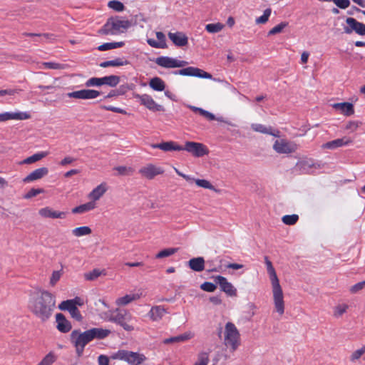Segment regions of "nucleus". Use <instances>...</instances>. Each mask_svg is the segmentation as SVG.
Wrapping results in <instances>:
<instances>
[{"mask_svg":"<svg viewBox=\"0 0 365 365\" xmlns=\"http://www.w3.org/2000/svg\"><path fill=\"white\" fill-rule=\"evenodd\" d=\"M55 307V296L45 290L40 291L29 304L31 312L41 322H46L51 317Z\"/></svg>","mask_w":365,"mask_h":365,"instance_id":"obj_1","label":"nucleus"},{"mask_svg":"<svg viewBox=\"0 0 365 365\" xmlns=\"http://www.w3.org/2000/svg\"><path fill=\"white\" fill-rule=\"evenodd\" d=\"M264 261L272 286L274 307L277 312L279 313V314L282 315L284 312V302L282 289L272 262L267 256L264 257Z\"/></svg>","mask_w":365,"mask_h":365,"instance_id":"obj_2","label":"nucleus"},{"mask_svg":"<svg viewBox=\"0 0 365 365\" xmlns=\"http://www.w3.org/2000/svg\"><path fill=\"white\" fill-rule=\"evenodd\" d=\"M131 25L129 20H123L118 16L110 17L108 19L98 33L102 35H117L126 31Z\"/></svg>","mask_w":365,"mask_h":365,"instance_id":"obj_3","label":"nucleus"},{"mask_svg":"<svg viewBox=\"0 0 365 365\" xmlns=\"http://www.w3.org/2000/svg\"><path fill=\"white\" fill-rule=\"evenodd\" d=\"M70 341L78 356H82L86 346L91 341L88 331H81L80 329H74L71 331Z\"/></svg>","mask_w":365,"mask_h":365,"instance_id":"obj_4","label":"nucleus"},{"mask_svg":"<svg viewBox=\"0 0 365 365\" xmlns=\"http://www.w3.org/2000/svg\"><path fill=\"white\" fill-rule=\"evenodd\" d=\"M133 319L131 314L126 309H115L112 312L110 321L121 326L125 331L134 330V327L130 324Z\"/></svg>","mask_w":365,"mask_h":365,"instance_id":"obj_5","label":"nucleus"},{"mask_svg":"<svg viewBox=\"0 0 365 365\" xmlns=\"http://www.w3.org/2000/svg\"><path fill=\"white\" fill-rule=\"evenodd\" d=\"M111 358L126 361L130 365H140L146 360L143 354L120 349L114 353Z\"/></svg>","mask_w":365,"mask_h":365,"instance_id":"obj_6","label":"nucleus"},{"mask_svg":"<svg viewBox=\"0 0 365 365\" xmlns=\"http://www.w3.org/2000/svg\"><path fill=\"white\" fill-rule=\"evenodd\" d=\"M239 340L240 333L237 327L233 323L227 322L225 325V344L230 347L232 351H235L240 344Z\"/></svg>","mask_w":365,"mask_h":365,"instance_id":"obj_7","label":"nucleus"},{"mask_svg":"<svg viewBox=\"0 0 365 365\" xmlns=\"http://www.w3.org/2000/svg\"><path fill=\"white\" fill-rule=\"evenodd\" d=\"M120 82V77L115 75H110L102 78L93 77L89 78L85 83L86 87L101 86L107 85L110 87L116 86Z\"/></svg>","mask_w":365,"mask_h":365,"instance_id":"obj_8","label":"nucleus"},{"mask_svg":"<svg viewBox=\"0 0 365 365\" xmlns=\"http://www.w3.org/2000/svg\"><path fill=\"white\" fill-rule=\"evenodd\" d=\"M174 75H181L187 76H194L200 78L211 79L212 76L197 67L189 66L180 70L174 71L172 72Z\"/></svg>","mask_w":365,"mask_h":365,"instance_id":"obj_9","label":"nucleus"},{"mask_svg":"<svg viewBox=\"0 0 365 365\" xmlns=\"http://www.w3.org/2000/svg\"><path fill=\"white\" fill-rule=\"evenodd\" d=\"M273 148L277 153L289 154L294 153L297 150L298 146L294 142L281 139L275 141Z\"/></svg>","mask_w":365,"mask_h":365,"instance_id":"obj_10","label":"nucleus"},{"mask_svg":"<svg viewBox=\"0 0 365 365\" xmlns=\"http://www.w3.org/2000/svg\"><path fill=\"white\" fill-rule=\"evenodd\" d=\"M155 63L165 68H174L184 67L187 64L185 61L178 60L169 56H160L155 61Z\"/></svg>","mask_w":365,"mask_h":365,"instance_id":"obj_11","label":"nucleus"},{"mask_svg":"<svg viewBox=\"0 0 365 365\" xmlns=\"http://www.w3.org/2000/svg\"><path fill=\"white\" fill-rule=\"evenodd\" d=\"M182 150H186L195 157H202L208 153L205 145L192 141L186 142L185 146H182Z\"/></svg>","mask_w":365,"mask_h":365,"instance_id":"obj_12","label":"nucleus"},{"mask_svg":"<svg viewBox=\"0 0 365 365\" xmlns=\"http://www.w3.org/2000/svg\"><path fill=\"white\" fill-rule=\"evenodd\" d=\"M135 98H137L140 104L145 106L148 109L152 111H164L163 106L155 103L153 98L148 94H136Z\"/></svg>","mask_w":365,"mask_h":365,"instance_id":"obj_13","label":"nucleus"},{"mask_svg":"<svg viewBox=\"0 0 365 365\" xmlns=\"http://www.w3.org/2000/svg\"><path fill=\"white\" fill-rule=\"evenodd\" d=\"M296 167L302 173L310 174L313 173L314 170L321 168V164L309 158L299 161Z\"/></svg>","mask_w":365,"mask_h":365,"instance_id":"obj_14","label":"nucleus"},{"mask_svg":"<svg viewBox=\"0 0 365 365\" xmlns=\"http://www.w3.org/2000/svg\"><path fill=\"white\" fill-rule=\"evenodd\" d=\"M101 95V92L96 90L92 89H82L73 92L68 93L66 96L69 98H73L77 99H94Z\"/></svg>","mask_w":365,"mask_h":365,"instance_id":"obj_15","label":"nucleus"},{"mask_svg":"<svg viewBox=\"0 0 365 365\" xmlns=\"http://www.w3.org/2000/svg\"><path fill=\"white\" fill-rule=\"evenodd\" d=\"M348 26L344 28V31L346 34H351L355 31L357 34L361 36L365 35V24L356 21L355 19L348 17L346 19Z\"/></svg>","mask_w":365,"mask_h":365,"instance_id":"obj_16","label":"nucleus"},{"mask_svg":"<svg viewBox=\"0 0 365 365\" xmlns=\"http://www.w3.org/2000/svg\"><path fill=\"white\" fill-rule=\"evenodd\" d=\"M215 282L220 285L221 290L227 295L235 296L237 294L236 289L225 277L220 275L217 276L215 277Z\"/></svg>","mask_w":365,"mask_h":365,"instance_id":"obj_17","label":"nucleus"},{"mask_svg":"<svg viewBox=\"0 0 365 365\" xmlns=\"http://www.w3.org/2000/svg\"><path fill=\"white\" fill-rule=\"evenodd\" d=\"M31 118L28 112H4L0 113V122H5L9 120H27Z\"/></svg>","mask_w":365,"mask_h":365,"instance_id":"obj_18","label":"nucleus"},{"mask_svg":"<svg viewBox=\"0 0 365 365\" xmlns=\"http://www.w3.org/2000/svg\"><path fill=\"white\" fill-rule=\"evenodd\" d=\"M164 170L159 167H156L153 164H149L147 166L143 167L140 169L139 173L148 179H153L156 175L163 174Z\"/></svg>","mask_w":365,"mask_h":365,"instance_id":"obj_19","label":"nucleus"},{"mask_svg":"<svg viewBox=\"0 0 365 365\" xmlns=\"http://www.w3.org/2000/svg\"><path fill=\"white\" fill-rule=\"evenodd\" d=\"M168 35L169 38L176 46L182 47L188 43V38L186 34L182 32H169Z\"/></svg>","mask_w":365,"mask_h":365,"instance_id":"obj_20","label":"nucleus"},{"mask_svg":"<svg viewBox=\"0 0 365 365\" xmlns=\"http://www.w3.org/2000/svg\"><path fill=\"white\" fill-rule=\"evenodd\" d=\"M56 321L57 323L56 328L61 333H68L72 329L71 322L61 313L56 314Z\"/></svg>","mask_w":365,"mask_h":365,"instance_id":"obj_21","label":"nucleus"},{"mask_svg":"<svg viewBox=\"0 0 365 365\" xmlns=\"http://www.w3.org/2000/svg\"><path fill=\"white\" fill-rule=\"evenodd\" d=\"M38 213L41 217L45 218L63 219L66 217V212L53 210L49 207L40 209Z\"/></svg>","mask_w":365,"mask_h":365,"instance_id":"obj_22","label":"nucleus"},{"mask_svg":"<svg viewBox=\"0 0 365 365\" xmlns=\"http://www.w3.org/2000/svg\"><path fill=\"white\" fill-rule=\"evenodd\" d=\"M152 148H158L163 151H180L182 150V146L179 145L174 141H167L160 143L152 145Z\"/></svg>","mask_w":365,"mask_h":365,"instance_id":"obj_23","label":"nucleus"},{"mask_svg":"<svg viewBox=\"0 0 365 365\" xmlns=\"http://www.w3.org/2000/svg\"><path fill=\"white\" fill-rule=\"evenodd\" d=\"M352 141L346 137L342 138H337L331 141H329L322 145V148L325 149L334 150L344 145H349Z\"/></svg>","mask_w":365,"mask_h":365,"instance_id":"obj_24","label":"nucleus"},{"mask_svg":"<svg viewBox=\"0 0 365 365\" xmlns=\"http://www.w3.org/2000/svg\"><path fill=\"white\" fill-rule=\"evenodd\" d=\"M87 331L91 341L93 339H103L110 334L109 329L103 328H91Z\"/></svg>","mask_w":365,"mask_h":365,"instance_id":"obj_25","label":"nucleus"},{"mask_svg":"<svg viewBox=\"0 0 365 365\" xmlns=\"http://www.w3.org/2000/svg\"><path fill=\"white\" fill-rule=\"evenodd\" d=\"M48 173V170L47 168H40L36 169L33 172H31L29 175H28L24 179V181L25 182H29L34 180H36L42 178L43 176L46 175Z\"/></svg>","mask_w":365,"mask_h":365,"instance_id":"obj_26","label":"nucleus"},{"mask_svg":"<svg viewBox=\"0 0 365 365\" xmlns=\"http://www.w3.org/2000/svg\"><path fill=\"white\" fill-rule=\"evenodd\" d=\"M333 108L336 110H339L341 113L346 116H350L354 113V106L351 103L344 102L334 103Z\"/></svg>","mask_w":365,"mask_h":365,"instance_id":"obj_27","label":"nucleus"},{"mask_svg":"<svg viewBox=\"0 0 365 365\" xmlns=\"http://www.w3.org/2000/svg\"><path fill=\"white\" fill-rule=\"evenodd\" d=\"M251 128L255 132L264 133V134H269L271 135H273L274 137H279V131L277 130H275L272 131V127H266L265 125L259 123H252L251 125Z\"/></svg>","mask_w":365,"mask_h":365,"instance_id":"obj_28","label":"nucleus"},{"mask_svg":"<svg viewBox=\"0 0 365 365\" xmlns=\"http://www.w3.org/2000/svg\"><path fill=\"white\" fill-rule=\"evenodd\" d=\"M165 313L167 311L163 306H154L148 312V316L152 321L157 322L160 320Z\"/></svg>","mask_w":365,"mask_h":365,"instance_id":"obj_29","label":"nucleus"},{"mask_svg":"<svg viewBox=\"0 0 365 365\" xmlns=\"http://www.w3.org/2000/svg\"><path fill=\"white\" fill-rule=\"evenodd\" d=\"M187 263L189 267L195 272H200L205 269V259L202 257L192 258Z\"/></svg>","mask_w":365,"mask_h":365,"instance_id":"obj_30","label":"nucleus"},{"mask_svg":"<svg viewBox=\"0 0 365 365\" xmlns=\"http://www.w3.org/2000/svg\"><path fill=\"white\" fill-rule=\"evenodd\" d=\"M107 187L106 184L103 182L98 185L96 187H95L90 193H89V198L91 199L93 201H96L99 200L106 192Z\"/></svg>","mask_w":365,"mask_h":365,"instance_id":"obj_31","label":"nucleus"},{"mask_svg":"<svg viewBox=\"0 0 365 365\" xmlns=\"http://www.w3.org/2000/svg\"><path fill=\"white\" fill-rule=\"evenodd\" d=\"M140 295L138 294H125L122 297L118 298L115 301V304L118 306H125L129 303L140 299Z\"/></svg>","mask_w":365,"mask_h":365,"instance_id":"obj_32","label":"nucleus"},{"mask_svg":"<svg viewBox=\"0 0 365 365\" xmlns=\"http://www.w3.org/2000/svg\"><path fill=\"white\" fill-rule=\"evenodd\" d=\"M96 207L94 202H88L72 209L73 214H82L93 210Z\"/></svg>","mask_w":365,"mask_h":365,"instance_id":"obj_33","label":"nucleus"},{"mask_svg":"<svg viewBox=\"0 0 365 365\" xmlns=\"http://www.w3.org/2000/svg\"><path fill=\"white\" fill-rule=\"evenodd\" d=\"M149 86L152 89L156 91H163L165 88V82L159 77L153 78L150 81Z\"/></svg>","mask_w":365,"mask_h":365,"instance_id":"obj_34","label":"nucleus"},{"mask_svg":"<svg viewBox=\"0 0 365 365\" xmlns=\"http://www.w3.org/2000/svg\"><path fill=\"white\" fill-rule=\"evenodd\" d=\"M125 45V43L123 41H119V42H108L104 43L101 45H100L97 49L100 51H104L108 50H111L114 48H121Z\"/></svg>","mask_w":365,"mask_h":365,"instance_id":"obj_35","label":"nucleus"},{"mask_svg":"<svg viewBox=\"0 0 365 365\" xmlns=\"http://www.w3.org/2000/svg\"><path fill=\"white\" fill-rule=\"evenodd\" d=\"M191 337L190 334L188 333H184L182 334L173 336L170 338H167L164 339L163 343L165 344H170V343H179V342H183L188 339H190Z\"/></svg>","mask_w":365,"mask_h":365,"instance_id":"obj_36","label":"nucleus"},{"mask_svg":"<svg viewBox=\"0 0 365 365\" xmlns=\"http://www.w3.org/2000/svg\"><path fill=\"white\" fill-rule=\"evenodd\" d=\"M47 155H48L47 152H39V153H35L33 155L26 158L24 160V163H26V164H31V163H35L38 160H40L41 159L47 156Z\"/></svg>","mask_w":365,"mask_h":365,"instance_id":"obj_37","label":"nucleus"},{"mask_svg":"<svg viewBox=\"0 0 365 365\" xmlns=\"http://www.w3.org/2000/svg\"><path fill=\"white\" fill-rule=\"evenodd\" d=\"M91 229L88 226L78 227L72 230L73 235L76 237L88 235L91 234Z\"/></svg>","mask_w":365,"mask_h":365,"instance_id":"obj_38","label":"nucleus"},{"mask_svg":"<svg viewBox=\"0 0 365 365\" xmlns=\"http://www.w3.org/2000/svg\"><path fill=\"white\" fill-rule=\"evenodd\" d=\"M178 250V248L171 247V248H167L164 249L161 251H160L156 255L155 258L157 259H161L164 257H170L175 253H176Z\"/></svg>","mask_w":365,"mask_h":365,"instance_id":"obj_39","label":"nucleus"},{"mask_svg":"<svg viewBox=\"0 0 365 365\" xmlns=\"http://www.w3.org/2000/svg\"><path fill=\"white\" fill-rule=\"evenodd\" d=\"M103 272L104 270L93 269L92 271L85 273L84 278L88 281H93L100 277Z\"/></svg>","mask_w":365,"mask_h":365,"instance_id":"obj_40","label":"nucleus"},{"mask_svg":"<svg viewBox=\"0 0 365 365\" xmlns=\"http://www.w3.org/2000/svg\"><path fill=\"white\" fill-rule=\"evenodd\" d=\"M224 28L221 23L208 24L205 26V30L210 34L218 33Z\"/></svg>","mask_w":365,"mask_h":365,"instance_id":"obj_41","label":"nucleus"},{"mask_svg":"<svg viewBox=\"0 0 365 365\" xmlns=\"http://www.w3.org/2000/svg\"><path fill=\"white\" fill-rule=\"evenodd\" d=\"M108 6L110 9L118 12L123 11L125 9L124 4L122 2L117 0L110 1L108 3Z\"/></svg>","mask_w":365,"mask_h":365,"instance_id":"obj_42","label":"nucleus"},{"mask_svg":"<svg viewBox=\"0 0 365 365\" xmlns=\"http://www.w3.org/2000/svg\"><path fill=\"white\" fill-rule=\"evenodd\" d=\"M282 222L287 225H293L297 223L299 220V216L296 214L287 215L283 216Z\"/></svg>","mask_w":365,"mask_h":365,"instance_id":"obj_43","label":"nucleus"},{"mask_svg":"<svg viewBox=\"0 0 365 365\" xmlns=\"http://www.w3.org/2000/svg\"><path fill=\"white\" fill-rule=\"evenodd\" d=\"M76 307L74 306V304L73 303V301H71V299H68V300L63 301L58 305V308L61 310H66L68 312H70V311H72L73 309H74Z\"/></svg>","mask_w":365,"mask_h":365,"instance_id":"obj_44","label":"nucleus"},{"mask_svg":"<svg viewBox=\"0 0 365 365\" xmlns=\"http://www.w3.org/2000/svg\"><path fill=\"white\" fill-rule=\"evenodd\" d=\"M288 25L287 22L283 21L280 24L274 26L268 32V36L274 35L279 33H281L283 29L287 27Z\"/></svg>","mask_w":365,"mask_h":365,"instance_id":"obj_45","label":"nucleus"},{"mask_svg":"<svg viewBox=\"0 0 365 365\" xmlns=\"http://www.w3.org/2000/svg\"><path fill=\"white\" fill-rule=\"evenodd\" d=\"M271 12H272L271 9H269V8L266 9L264 11L263 14L261 16L256 19V21H255L256 23L257 24H265L268 21L269 17L271 15Z\"/></svg>","mask_w":365,"mask_h":365,"instance_id":"obj_46","label":"nucleus"},{"mask_svg":"<svg viewBox=\"0 0 365 365\" xmlns=\"http://www.w3.org/2000/svg\"><path fill=\"white\" fill-rule=\"evenodd\" d=\"M55 361V355L52 352H50L46 354L39 363L41 365H51Z\"/></svg>","mask_w":365,"mask_h":365,"instance_id":"obj_47","label":"nucleus"},{"mask_svg":"<svg viewBox=\"0 0 365 365\" xmlns=\"http://www.w3.org/2000/svg\"><path fill=\"white\" fill-rule=\"evenodd\" d=\"M43 65L44 68L47 69L61 70L65 68L63 64L56 62H44Z\"/></svg>","mask_w":365,"mask_h":365,"instance_id":"obj_48","label":"nucleus"},{"mask_svg":"<svg viewBox=\"0 0 365 365\" xmlns=\"http://www.w3.org/2000/svg\"><path fill=\"white\" fill-rule=\"evenodd\" d=\"M365 353V344L359 349L356 350L352 353L350 356V361L352 362L356 361Z\"/></svg>","mask_w":365,"mask_h":365,"instance_id":"obj_49","label":"nucleus"},{"mask_svg":"<svg viewBox=\"0 0 365 365\" xmlns=\"http://www.w3.org/2000/svg\"><path fill=\"white\" fill-rule=\"evenodd\" d=\"M195 183L197 186L209 190H214V186L207 180L196 179Z\"/></svg>","mask_w":365,"mask_h":365,"instance_id":"obj_50","label":"nucleus"},{"mask_svg":"<svg viewBox=\"0 0 365 365\" xmlns=\"http://www.w3.org/2000/svg\"><path fill=\"white\" fill-rule=\"evenodd\" d=\"M200 288L205 292H213L217 289V286L212 282H205L200 285Z\"/></svg>","mask_w":365,"mask_h":365,"instance_id":"obj_51","label":"nucleus"},{"mask_svg":"<svg viewBox=\"0 0 365 365\" xmlns=\"http://www.w3.org/2000/svg\"><path fill=\"white\" fill-rule=\"evenodd\" d=\"M348 305L346 304H339L335 307L334 309V316L336 317H339L343 315L347 310Z\"/></svg>","mask_w":365,"mask_h":365,"instance_id":"obj_52","label":"nucleus"},{"mask_svg":"<svg viewBox=\"0 0 365 365\" xmlns=\"http://www.w3.org/2000/svg\"><path fill=\"white\" fill-rule=\"evenodd\" d=\"M44 192L43 189L41 188H31L25 195L24 198L29 199L34 197H36L40 193H43Z\"/></svg>","mask_w":365,"mask_h":365,"instance_id":"obj_53","label":"nucleus"},{"mask_svg":"<svg viewBox=\"0 0 365 365\" xmlns=\"http://www.w3.org/2000/svg\"><path fill=\"white\" fill-rule=\"evenodd\" d=\"M333 2L341 9H345L350 6L349 0H333Z\"/></svg>","mask_w":365,"mask_h":365,"instance_id":"obj_54","label":"nucleus"},{"mask_svg":"<svg viewBox=\"0 0 365 365\" xmlns=\"http://www.w3.org/2000/svg\"><path fill=\"white\" fill-rule=\"evenodd\" d=\"M156 37L158 39V42H159V43L162 45V48H167L166 38L165 34L161 31H158L156 33Z\"/></svg>","mask_w":365,"mask_h":365,"instance_id":"obj_55","label":"nucleus"},{"mask_svg":"<svg viewBox=\"0 0 365 365\" xmlns=\"http://www.w3.org/2000/svg\"><path fill=\"white\" fill-rule=\"evenodd\" d=\"M61 277V271H53L50 279V284H51V286H54L60 279Z\"/></svg>","mask_w":365,"mask_h":365,"instance_id":"obj_56","label":"nucleus"},{"mask_svg":"<svg viewBox=\"0 0 365 365\" xmlns=\"http://www.w3.org/2000/svg\"><path fill=\"white\" fill-rule=\"evenodd\" d=\"M364 286H365V281L358 282L351 287L350 292L353 294H355V293L358 292L359 291L361 290L364 287Z\"/></svg>","mask_w":365,"mask_h":365,"instance_id":"obj_57","label":"nucleus"},{"mask_svg":"<svg viewBox=\"0 0 365 365\" xmlns=\"http://www.w3.org/2000/svg\"><path fill=\"white\" fill-rule=\"evenodd\" d=\"M102 108L106 110L113 111L116 113L123 114L125 113V111L123 109L118 107H114L113 106H102Z\"/></svg>","mask_w":365,"mask_h":365,"instance_id":"obj_58","label":"nucleus"},{"mask_svg":"<svg viewBox=\"0 0 365 365\" xmlns=\"http://www.w3.org/2000/svg\"><path fill=\"white\" fill-rule=\"evenodd\" d=\"M70 314L71 316L75 319L76 321L78 322H81L82 321L83 319V317L79 311V309H78V307H76L74 309H73L72 311H70Z\"/></svg>","mask_w":365,"mask_h":365,"instance_id":"obj_59","label":"nucleus"},{"mask_svg":"<svg viewBox=\"0 0 365 365\" xmlns=\"http://www.w3.org/2000/svg\"><path fill=\"white\" fill-rule=\"evenodd\" d=\"M113 66H126L130 63V62L125 59L124 58H117L115 59H113Z\"/></svg>","mask_w":365,"mask_h":365,"instance_id":"obj_60","label":"nucleus"},{"mask_svg":"<svg viewBox=\"0 0 365 365\" xmlns=\"http://www.w3.org/2000/svg\"><path fill=\"white\" fill-rule=\"evenodd\" d=\"M200 115L203 116L208 120H215L216 119V116L213 113L204 109L201 111Z\"/></svg>","mask_w":365,"mask_h":365,"instance_id":"obj_61","label":"nucleus"},{"mask_svg":"<svg viewBox=\"0 0 365 365\" xmlns=\"http://www.w3.org/2000/svg\"><path fill=\"white\" fill-rule=\"evenodd\" d=\"M359 124H361V123L358 121H349L346 125V129L354 131L359 127Z\"/></svg>","mask_w":365,"mask_h":365,"instance_id":"obj_62","label":"nucleus"},{"mask_svg":"<svg viewBox=\"0 0 365 365\" xmlns=\"http://www.w3.org/2000/svg\"><path fill=\"white\" fill-rule=\"evenodd\" d=\"M99 365H109V359L106 355H100L98 358Z\"/></svg>","mask_w":365,"mask_h":365,"instance_id":"obj_63","label":"nucleus"},{"mask_svg":"<svg viewBox=\"0 0 365 365\" xmlns=\"http://www.w3.org/2000/svg\"><path fill=\"white\" fill-rule=\"evenodd\" d=\"M147 43L148 45H150L151 47L155 48H162V45L158 42V41L153 39V38H148L147 40Z\"/></svg>","mask_w":365,"mask_h":365,"instance_id":"obj_64","label":"nucleus"}]
</instances>
